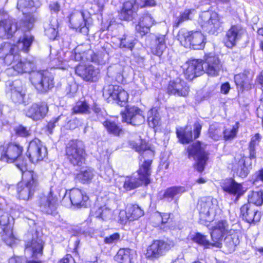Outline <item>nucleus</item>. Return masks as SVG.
<instances>
[{"label": "nucleus", "instance_id": "nucleus-26", "mask_svg": "<svg viewBox=\"0 0 263 263\" xmlns=\"http://www.w3.org/2000/svg\"><path fill=\"white\" fill-rule=\"evenodd\" d=\"M44 243L43 241L37 238L33 237L25 242L24 248L31 252L30 257L32 259H37V256H42L43 254Z\"/></svg>", "mask_w": 263, "mask_h": 263}, {"label": "nucleus", "instance_id": "nucleus-14", "mask_svg": "<svg viewBox=\"0 0 263 263\" xmlns=\"http://www.w3.org/2000/svg\"><path fill=\"white\" fill-rule=\"evenodd\" d=\"M122 121L127 124L138 126L145 121L143 111L138 106H126L125 110L120 112Z\"/></svg>", "mask_w": 263, "mask_h": 263}, {"label": "nucleus", "instance_id": "nucleus-8", "mask_svg": "<svg viewBox=\"0 0 263 263\" xmlns=\"http://www.w3.org/2000/svg\"><path fill=\"white\" fill-rule=\"evenodd\" d=\"M177 38L181 46L193 50H203L207 42L206 35L199 30H180Z\"/></svg>", "mask_w": 263, "mask_h": 263}, {"label": "nucleus", "instance_id": "nucleus-35", "mask_svg": "<svg viewBox=\"0 0 263 263\" xmlns=\"http://www.w3.org/2000/svg\"><path fill=\"white\" fill-rule=\"evenodd\" d=\"M90 113V106L86 99L78 100L71 108L72 115H87Z\"/></svg>", "mask_w": 263, "mask_h": 263}, {"label": "nucleus", "instance_id": "nucleus-16", "mask_svg": "<svg viewBox=\"0 0 263 263\" xmlns=\"http://www.w3.org/2000/svg\"><path fill=\"white\" fill-rule=\"evenodd\" d=\"M187 67L184 70L185 78L189 81L204 74L203 63L201 59H194L186 62Z\"/></svg>", "mask_w": 263, "mask_h": 263}, {"label": "nucleus", "instance_id": "nucleus-12", "mask_svg": "<svg viewBox=\"0 0 263 263\" xmlns=\"http://www.w3.org/2000/svg\"><path fill=\"white\" fill-rule=\"evenodd\" d=\"M204 73L210 77L219 76L223 69V64L217 55L212 52L205 53L202 59Z\"/></svg>", "mask_w": 263, "mask_h": 263}, {"label": "nucleus", "instance_id": "nucleus-51", "mask_svg": "<svg viewBox=\"0 0 263 263\" xmlns=\"http://www.w3.org/2000/svg\"><path fill=\"white\" fill-rule=\"evenodd\" d=\"M208 136L213 140L218 141L221 138L220 129L217 127L210 128L208 130Z\"/></svg>", "mask_w": 263, "mask_h": 263}, {"label": "nucleus", "instance_id": "nucleus-44", "mask_svg": "<svg viewBox=\"0 0 263 263\" xmlns=\"http://www.w3.org/2000/svg\"><path fill=\"white\" fill-rule=\"evenodd\" d=\"M134 40H129L126 35H123L120 40L119 47L121 48H124L132 51L135 45Z\"/></svg>", "mask_w": 263, "mask_h": 263}, {"label": "nucleus", "instance_id": "nucleus-9", "mask_svg": "<svg viewBox=\"0 0 263 263\" xmlns=\"http://www.w3.org/2000/svg\"><path fill=\"white\" fill-rule=\"evenodd\" d=\"M48 149L39 138L34 137L28 142L25 155L32 164H37L48 158Z\"/></svg>", "mask_w": 263, "mask_h": 263}, {"label": "nucleus", "instance_id": "nucleus-20", "mask_svg": "<svg viewBox=\"0 0 263 263\" xmlns=\"http://www.w3.org/2000/svg\"><path fill=\"white\" fill-rule=\"evenodd\" d=\"M156 24V22L152 14L147 11L139 17L135 25L136 32L143 37L150 32L151 27Z\"/></svg>", "mask_w": 263, "mask_h": 263}, {"label": "nucleus", "instance_id": "nucleus-61", "mask_svg": "<svg viewBox=\"0 0 263 263\" xmlns=\"http://www.w3.org/2000/svg\"><path fill=\"white\" fill-rule=\"evenodd\" d=\"M90 60L92 62L99 63L100 62V59L98 54L93 52L90 55Z\"/></svg>", "mask_w": 263, "mask_h": 263}, {"label": "nucleus", "instance_id": "nucleus-45", "mask_svg": "<svg viewBox=\"0 0 263 263\" xmlns=\"http://www.w3.org/2000/svg\"><path fill=\"white\" fill-rule=\"evenodd\" d=\"M238 130V126L237 125L233 126L231 129H224L222 132L223 139L226 141L233 140L236 137Z\"/></svg>", "mask_w": 263, "mask_h": 263}, {"label": "nucleus", "instance_id": "nucleus-23", "mask_svg": "<svg viewBox=\"0 0 263 263\" xmlns=\"http://www.w3.org/2000/svg\"><path fill=\"white\" fill-rule=\"evenodd\" d=\"M221 189L223 192L235 196L236 200L243 196L246 192L242 184L237 182L233 178H226L222 183Z\"/></svg>", "mask_w": 263, "mask_h": 263}, {"label": "nucleus", "instance_id": "nucleus-27", "mask_svg": "<svg viewBox=\"0 0 263 263\" xmlns=\"http://www.w3.org/2000/svg\"><path fill=\"white\" fill-rule=\"evenodd\" d=\"M69 27L79 32L86 27L87 20L85 18L83 12L80 14L78 11L71 12L68 16Z\"/></svg>", "mask_w": 263, "mask_h": 263}, {"label": "nucleus", "instance_id": "nucleus-40", "mask_svg": "<svg viewBox=\"0 0 263 263\" xmlns=\"http://www.w3.org/2000/svg\"><path fill=\"white\" fill-rule=\"evenodd\" d=\"M257 206H260L263 204V190L251 191L248 196V202Z\"/></svg>", "mask_w": 263, "mask_h": 263}, {"label": "nucleus", "instance_id": "nucleus-50", "mask_svg": "<svg viewBox=\"0 0 263 263\" xmlns=\"http://www.w3.org/2000/svg\"><path fill=\"white\" fill-rule=\"evenodd\" d=\"M15 134L18 136L27 138L31 136V133L30 130L27 129V127L22 125H19L14 129Z\"/></svg>", "mask_w": 263, "mask_h": 263}, {"label": "nucleus", "instance_id": "nucleus-30", "mask_svg": "<svg viewBox=\"0 0 263 263\" xmlns=\"http://www.w3.org/2000/svg\"><path fill=\"white\" fill-rule=\"evenodd\" d=\"M102 125L109 135L119 137L125 133V129L119 124L110 119H105Z\"/></svg>", "mask_w": 263, "mask_h": 263}, {"label": "nucleus", "instance_id": "nucleus-62", "mask_svg": "<svg viewBox=\"0 0 263 263\" xmlns=\"http://www.w3.org/2000/svg\"><path fill=\"white\" fill-rule=\"evenodd\" d=\"M256 80L258 84L263 88V70H261L257 76Z\"/></svg>", "mask_w": 263, "mask_h": 263}, {"label": "nucleus", "instance_id": "nucleus-18", "mask_svg": "<svg viewBox=\"0 0 263 263\" xmlns=\"http://www.w3.org/2000/svg\"><path fill=\"white\" fill-rule=\"evenodd\" d=\"M0 226L2 227L1 237L3 241L8 246L15 243L16 238L13 233V227L7 215H2L0 218Z\"/></svg>", "mask_w": 263, "mask_h": 263}, {"label": "nucleus", "instance_id": "nucleus-32", "mask_svg": "<svg viewBox=\"0 0 263 263\" xmlns=\"http://www.w3.org/2000/svg\"><path fill=\"white\" fill-rule=\"evenodd\" d=\"M155 45L151 47V52L153 55L161 59L163 58V54L167 48L165 35H159L157 36L155 39Z\"/></svg>", "mask_w": 263, "mask_h": 263}, {"label": "nucleus", "instance_id": "nucleus-2", "mask_svg": "<svg viewBox=\"0 0 263 263\" xmlns=\"http://www.w3.org/2000/svg\"><path fill=\"white\" fill-rule=\"evenodd\" d=\"M62 189L51 186L47 195L40 196L37 199V206L40 212L47 215H56L58 208L64 197L67 196L70 204L77 209L87 208L90 200L87 193L83 190L72 187L66 190L64 195Z\"/></svg>", "mask_w": 263, "mask_h": 263}, {"label": "nucleus", "instance_id": "nucleus-10", "mask_svg": "<svg viewBox=\"0 0 263 263\" xmlns=\"http://www.w3.org/2000/svg\"><path fill=\"white\" fill-rule=\"evenodd\" d=\"M174 246L171 240L155 239L147 247L145 258L149 260H155L164 256Z\"/></svg>", "mask_w": 263, "mask_h": 263}, {"label": "nucleus", "instance_id": "nucleus-47", "mask_svg": "<svg viewBox=\"0 0 263 263\" xmlns=\"http://www.w3.org/2000/svg\"><path fill=\"white\" fill-rule=\"evenodd\" d=\"M34 6V2L33 0H18L17 3L16 8L20 11L32 8Z\"/></svg>", "mask_w": 263, "mask_h": 263}, {"label": "nucleus", "instance_id": "nucleus-64", "mask_svg": "<svg viewBox=\"0 0 263 263\" xmlns=\"http://www.w3.org/2000/svg\"><path fill=\"white\" fill-rule=\"evenodd\" d=\"M80 243V240L79 239H77L76 241H74V248L73 249L72 252L75 253L76 254H79V251L78 249L79 247V245Z\"/></svg>", "mask_w": 263, "mask_h": 263}, {"label": "nucleus", "instance_id": "nucleus-19", "mask_svg": "<svg viewBox=\"0 0 263 263\" xmlns=\"http://www.w3.org/2000/svg\"><path fill=\"white\" fill-rule=\"evenodd\" d=\"M240 217L245 222L255 224L260 220L261 216L258 210L249 203H246L240 208Z\"/></svg>", "mask_w": 263, "mask_h": 263}, {"label": "nucleus", "instance_id": "nucleus-60", "mask_svg": "<svg viewBox=\"0 0 263 263\" xmlns=\"http://www.w3.org/2000/svg\"><path fill=\"white\" fill-rule=\"evenodd\" d=\"M243 166L241 167L239 172V176L241 177L244 178L248 175L249 172L247 167L245 165V160H243Z\"/></svg>", "mask_w": 263, "mask_h": 263}, {"label": "nucleus", "instance_id": "nucleus-11", "mask_svg": "<svg viewBox=\"0 0 263 263\" xmlns=\"http://www.w3.org/2000/svg\"><path fill=\"white\" fill-rule=\"evenodd\" d=\"M30 81L37 92L40 94L48 93L54 86V78L47 71H39L32 73Z\"/></svg>", "mask_w": 263, "mask_h": 263}, {"label": "nucleus", "instance_id": "nucleus-43", "mask_svg": "<svg viewBox=\"0 0 263 263\" xmlns=\"http://www.w3.org/2000/svg\"><path fill=\"white\" fill-rule=\"evenodd\" d=\"M212 205L211 202L209 201H201L199 204V212L201 217L209 216L210 209Z\"/></svg>", "mask_w": 263, "mask_h": 263}, {"label": "nucleus", "instance_id": "nucleus-63", "mask_svg": "<svg viewBox=\"0 0 263 263\" xmlns=\"http://www.w3.org/2000/svg\"><path fill=\"white\" fill-rule=\"evenodd\" d=\"M208 181V179L206 177L200 176L198 178L195 180V183L201 184H204Z\"/></svg>", "mask_w": 263, "mask_h": 263}, {"label": "nucleus", "instance_id": "nucleus-34", "mask_svg": "<svg viewBox=\"0 0 263 263\" xmlns=\"http://www.w3.org/2000/svg\"><path fill=\"white\" fill-rule=\"evenodd\" d=\"M94 177L93 169L86 167L84 170H80L76 174L74 179L82 184H89Z\"/></svg>", "mask_w": 263, "mask_h": 263}, {"label": "nucleus", "instance_id": "nucleus-46", "mask_svg": "<svg viewBox=\"0 0 263 263\" xmlns=\"http://www.w3.org/2000/svg\"><path fill=\"white\" fill-rule=\"evenodd\" d=\"M135 6L139 9L155 7L157 6L156 0H134Z\"/></svg>", "mask_w": 263, "mask_h": 263}, {"label": "nucleus", "instance_id": "nucleus-31", "mask_svg": "<svg viewBox=\"0 0 263 263\" xmlns=\"http://www.w3.org/2000/svg\"><path fill=\"white\" fill-rule=\"evenodd\" d=\"M17 198L20 200L27 201L31 199L37 191L24 182L17 184L16 186Z\"/></svg>", "mask_w": 263, "mask_h": 263}, {"label": "nucleus", "instance_id": "nucleus-5", "mask_svg": "<svg viewBox=\"0 0 263 263\" xmlns=\"http://www.w3.org/2000/svg\"><path fill=\"white\" fill-rule=\"evenodd\" d=\"M24 147L18 142L9 141L0 143V162L7 164L14 163L22 174L25 183L36 190L40 186L39 176L32 170H27V163L23 157Z\"/></svg>", "mask_w": 263, "mask_h": 263}, {"label": "nucleus", "instance_id": "nucleus-24", "mask_svg": "<svg viewBox=\"0 0 263 263\" xmlns=\"http://www.w3.org/2000/svg\"><path fill=\"white\" fill-rule=\"evenodd\" d=\"M234 81L237 90L241 92L252 88V78L250 76V70L248 69H244L242 71L235 74Z\"/></svg>", "mask_w": 263, "mask_h": 263}, {"label": "nucleus", "instance_id": "nucleus-21", "mask_svg": "<svg viewBox=\"0 0 263 263\" xmlns=\"http://www.w3.org/2000/svg\"><path fill=\"white\" fill-rule=\"evenodd\" d=\"M75 72L84 81L89 83L96 82L99 79V72L91 65H78L76 67Z\"/></svg>", "mask_w": 263, "mask_h": 263}, {"label": "nucleus", "instance_id": "nucleus-36", "mask_svg": "<svg viewBox=\"0 0 263 263\" xmlns=\"http://www.w3.org/2000/svg\"><path fill=\"white\" fill-rule=\"evenodd\" d=\"M202 25L209 28L210 31H216L219 28L218 21L212 17L209 11L203 12L200 16Z\"/></svg>", "mask_w": 263, "mask_h": 263}, {"label": "nucleus", "instance_id": "nucleus-41", "mask_svg": "<svg viewBox=\"0 0 263 263\" xmlns=\"http://www.w3.org/2000/svg\"><path fill=\"white\" fill-rule=\"evenodd\" d=\"M148 126L153 128H155L161 125V118L158 111L151 109L149 110L147 117Z\"/></svg>", "mask_w": 263, "mask_h": 263}, {"label": "nucleus", "instance_id": "nucleus-28", "mask_svg": "<svg viewBox=\"0 0 263 263\" xmlns=\"http://www.w3.org/2000/svg\"><path fill=\"white\" fill-rule=\"evenodd\" d=\"M242 28L237 25H232L227 30L224 40V45L232 48L236 45L237 40L241 36Z\"/></svg>", "mask_w": 263, "mask_h": 263}, {"label": "nucleus", "instance_id": "nucleus-17", "mask_svg": "<svg viewBox=\"0 0 263 263\" xmlns=\"http://www.w3.org/2000/svg\"><path fill=\"white\" fill-rule=\"evenodd\" d=\"M19 29L18 22L14 18L8 17L0 20V38H12Z\"/></svg>", "mask_w": 263, "mask_h": 263}, {"label": "nucleus", "instance_id": "nucleus-54", "mask_svg": "<svg viewBox=\"0 0 263 263\" xmlns=\"http://www.w3.org/2000/svg\"><path fill=\"white\" fill-rule=\"evenodd\" d=\"M157 213L159 214V216L161 218L160 223L161 225H164L168 223L169 219H170L171 217V213H165L161 212H157Z\"/></svg>", "mask_w": 263, "mask_h": 263}, {"label": "nucleus", "instance_id": "nucleus-38", "mask_svg": "<svg viewBox=\"0 0 263 263\" xmlns=\"http://www.w3.org/2000/svg\"><path fill=\"white\" fill-rule=\"evenodd\" d=\"M111 215V209L108 208L106 205L97 207L93 212V216L97 219L102 221L107 220L109 219Z\"/></svg>", "mask_w": 263, "mask_h": 263}, {"label": "nucleus", "instance_id": "nucleus-37", "mask_svg": "<svg viewBox=\"0 0 263 263\" xmlns=\"http://www.w3.org/2000/svg\"><path fill=\"white\" fill-rule=\"evenodd\" d=\"M186 191L182 186H173L167 188L162 197V199L172 201L176 196L181 195Z\"/></svg>", "mask_w": 263, "mask_h": 263}, {"label": "nucleus", "instance_id": "nucleus-57", "mask_svg": "<svg viewBox=\"0 0 263 263\" xmlns=\"http://www.w3.org/2000/svg\"><path fill=\"white\" fill-rule=\"evenodd\" d=\"M49 9L51 13H58L61 10V6L58 2H54L49 4Z\"/></svg>", "mask_w": 263, "mask_h": 263}, {"label": "nucleus", "instance_id": "nucleus-29", "mask_svg": "<svg viewBox=\"0 0 263 263\" xmlns=\"http://www.w3.org/2000/svg\"><path fill=\"white\" fill-rule=\"evenodd\" d=\"M125 220L134 221L144 215V209L137 203L128 204L124 209Z\"/></svg>", "mask_w": 263, "mask_h": 263}, {"label": "nucleus", "instance_id": "nucleus-48", "mask_svg": "<svg viewBox=\"0 0 263 263\" xmlns=\"http://www.w3.org/2000/svg\"><path fill=\"white\" fill-rule=\"evenodd\" d=\"M24 18L22 20L23 24L27 28L32 27L35 21V17L32 13L31 12H23Z\"/></svg>", "mask_w": 263, "mask_h": 263}, {"label": "nucleus", "instance_id": "nucleus-58", "mask_svg": "<svg viewBox=\"0 0 263 263\" xmlns=\"http://www.w3.org/2000/svg\"><path fill=\"white\" fill-rule=\"evenodd\" d=\"M231 89V85L229 82H226L221 84L220 86V92L223 95H227L229 93Z\"/></svg>", "mask_w": 263, "mask_h": 263}, {"label": "nucleus", "instance_id": "nucleus-53", "mask_svg": "<svg viewBox=\"0 0 263 263\" xmlns=\"http://www.w3.org/2000/svg\"><path fill=\"white\" fill-rule=\"evenodd\" d=\"M120 235L119 233L116 232L107 236L104 239V242L106 244H111L117 242L120 239Z\"/></svg>", "mask_w": 263, "mask_h": 263}, {"label": "nucleus", "instance_id": "nucleus-42", "mask_svg": "<svg viewBox=\"0 0 263 263\" xmlns=\"http://www.w3.org/2000/svg\"><path fill=\"white\" fill-rule=\"evenodd\" d=\"M194 11H195L194 9H187L180 13L176 20L173 23V27L176 28H178L183 22L191 20L192 17H191V15Z\"/></svg>", "mask_w": 263, "mask_h": 263}, {"label": "nucleus", "instance_id": "nucleus-3", "mask_svg": "<svg viewBox=\"0 0 263 263\" xmlns=\"http://www.w3.org/2000/svg\"><path fill=\"white\" fill-rule=\"evenodd\" d=\"M202 125L199 122L194 124L192 130L190 125H186L176 129V137L178 142L182 144L192 143L186 148L189 159H196L193 167L199 173H202L205 170L209 159V153L206 151V144L200 140H195L201 135Z\"/></svg>", "mask_w": 263, "mask_h": 263}, {"label": "nucleus", "instance_id": "nucleus-7", "mask_svg": "<svg viewBox=\"0 0 263 263\" xmlns=\"http://www.w3.org/2000/svg\"><path fill=\"white\" fill-rule=\"evenodd\" d=\"M88 155L82 142L71 139L65 144L64 157L68 164L73 167H81L86 163Z\"/></svg>", "mask_w": 263, "mask_h": 263}, {"label": "nucleus", "instance_id": "nucleus-15", "mask_svg": "<svg viewBox=\"0 0 263 263\" xmlns=\"http://www.w3.org/2000/svg\"><path fill=\"white\" fill-rule=\"evenodd\" d=\"M49 106L45 101L34 102L24 110L26 117L35 122L44 119L47 116Z\"/></svg>", "mask_w": 263, "mask_h": 263}, {"label": "nucleus", "instance_id": "nucleus-39", "mask_svg": "<svg viewBox=\"0 0 263 263\" xmlns=\"http://www.w3.org/2000/svg\"><path fill=\"white\" fill-rule=\"evenodd\" d=\"M261 139V136L259 133H256L251 138L248 145L249 153V158L250 159H254L256 158V147L258 145Z\"/></svg>", "mask_w": 263, "mask_h": 263}, {"label": "nucleus", "instance_id": "nucleus-49", "mask_svg": "<svg viewBox=\"0 0 263 263\" xmlns=\"http://www.w3.org/2000/svg\"><path fill=\"white\" fill-rule=\"evenodd\" d=\"M25 94L22 91L13 90L11 91V98L15 103H25L24 98Z\"/></svg>", "mask_w": 263, "mask_h": 263}, {"label": "nucleus", "instance_id": "nucleus-6", "mask_svg": "<svg viewBox=\"0 0 263 263\" xmlns=\"http://www.w3.org/2000/svg\"><path fill=\"white\" fill-rule=\"evenodd\" d=\"M211 241L207 236L199 232L195 233L192 240L205 248L215 247L221 248L223 241L230 248H234L240 242V233L237 230L229 228V224L226 219H220L216 221L210 229Z\"/></svg>", "mask_w": 263, "mask_h": 263}, {"label": "nucleus", "instance_id": "nucleus-52", "mask_svg": "<svg viewBox=\"0 0 263 263\" xmlns=\"http://www.w3.org/2000/svg\"><path fill=\"white\" fill-rule=\"evenodd\" d=\"M60 116H59L56 118H53L51 119L49 122H47L45 129L50 134H52L53 130L56 126V123L60 120Z\"/></svg>", "mask_w": 263, "mask_h": 263}, {"label": "nucleus", "instance_id": "nucleus-59", "mask_svg": "<svg viewBox=\"0 0 263 263\" xmlns=\"http://www.w3.org/2000/svg\"><path fill=\"white\" fill-rule=\"evenodd\" d=\"M69 126L71 129H75L80 125V120L77 118L70 120L68 122Z\"/></svg>", "mask_w": 263, "mask_h": 263}, {"label": "nucleus", "instance_id": "nucleus-22", "mask_svg": "<svg viewBox=\"0 0 263 263\" xmlns=\"http://www.w3.org/2000/svg\"><path fill=\"white\" fill-rule=\"evenodd\" d=\"M138 11L135 3L132 0H127L123 3L118 11V15L121 21L129 22L135 19Z\"/></svg>", "mask_w": 263, "mask_h": 263}, {"label": "nucleus", "instance_id": "nucleus-13", "mask_svg": "<svg viewBox=\"0 0 263 263\" xmlns=\"http://www.w3.org/2000/svg\"><path fill=\"white\" fill-rule=\"evenodd\" d=\"M165 91L169 96L186 98L189 96L190 87L184 79L178 77L168 82Z\"/></svg>", "mask_w": 263, "mask_h": 263}, {"label": "nucleus", "instance_id": "nucleus-4", "mask_svg": "<svg viewBox=\"0 0 263 263\" xmlns=\"http://www.w3.org/2000/svg\"><path fill=\"white\" fill-rule=\"evenodd\" d=\"M34 40L33 35H25L18 39L16 43L4 42L0 45V61L4 66H11L13 70L12 75L17 76L26 73L32 68V62L29 60H22L18 44H22L21 50L28 53Z\"/></svg>", "mask_w": 263, "mask_h": 263}, {"label": "nucleus", "instance_id": "nucleus-56", "mask_svg": "<svg viewBox=\"0 0 263 263\" xmlns=\"http://www.w3.org/2000/svg\"><path fill=\"white\" fill-rule=\"evenodd\" d=\"M92 7L95 9L97 8L96 10L93 12L94 14H102L103 11L104 9V5L103 4L99 2H96L92 4Z\"/></svg>", "mask_w": 263, "mask_h": 263}, {"label": "nucleus", "instance_id": "nucleus-25", "mask_svg": "<svg viewBox=\"0 0 263 263\" xmlns=\"http://www.w3.org/2000/svg\"><path fill=\"white\" fill-rule=\"evenodd\" d=\"M108 95L121 107L129 106L127 105L129 95L121 86L113 85L108 90Z\"/></svg>", "mask_w": 263, "mask_h": 263}, {"label": "nucleus", "instance_id": "nucleus-55", "mask_svg": "<svg viewBox=\"0 0 263 263\" xmlns=\"http://www.w3.org/2000/svg\"><path fill=\"white\" fill-rule=\"evenodd\" d=\"M57 263H77L74 258L70 254L67 253L60 258Z\"/></svg>", "mask_w": 263, "mask_h": 263}, {"label": "nucleus", "instance_id": "nucleus-1", "mask_svg": "<svg viewBox=\"0 0 263 263\" xmlns=\"http://www.w3.org/2000/svg\"><path fill=\"white\" fill-rule=\"evenodd\" d=\"M129 147L140 155L139 160L143 161L139 163L136 170L137 177L128 175L126 177L123 187L127 191L133 190L141 186L147 187L152 182V164L155 155L154 148L145 139L140 138L139 142L131 140Z\"/></svg>", "mask_w": 263, "mask_h": 263}, {"label": "nucleus", "instance_id": "nucleus-33", "mask_svg": "<svg viewBox=\"0 0 263 263\" xmlns=\"http://www.w3.org/2000/svg\"><path fill=\"white\" fill-rule=\"evenodd\" d=\"M133 250L129 248H120L114 256V260L117 263H133Z\"/></svg>", "mask_w": 263, "mask_h": 263}]
</instances>
